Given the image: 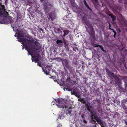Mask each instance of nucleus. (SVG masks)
<instances>
[{
  "label": "nucleus",
  "instance_id": "obj_1",
  "mask_svg": "<svg viewBox=\"0 0 127 127\" xmlns=\"http://www.w3.org/2000/svg\"><path fill=\"white\" fill-rule=\"evenodd\" d=\"M27 37L29 38V39L28 38H21L19 40L20 41H24V43L23 46L29 55H32V52L31 50L33 51L38 50L39 48L40 43L38 42L36 38H32L30 35H29Z\"/></svg>",
  "mask_w": 127,
  "mask_h": 127
},
{
  "label": "nucleus",
  "instance_id": "obj_2",
  "mask_svg": "<svg viewBox=\"0 0 127 127\" xmlns=\"http://www.w3.org/2000/svg\"><path fill=\"white\" fill-rule=\"evenodd\" d=\"M109 76H112V77L111 78L110 80V83L115 86H117L120 88H121V84L122 83L121 79L117 76L114 75V73H112L110 72Z\"/></svg>",
  "mask_w": 127,
  "mask_h": 127
},
{
  "label": "nucleus",
  "instance_id": "obj_3",
  "mask_svg": "<svg viewBox=\"0 0 127 127\" xmlns=\"http://www.w3.org/2000/svg\"><path fill=\"white\" fill-rule=\"evenodd\" d=\"M83 22L85 23L88 27V28L86 27L87 32L90 34V37L91 36L92 39L94 38L95 37V33L94 29L92 25L89 23L88 20L85 18V16L82 18Z\"/></svg>",
  "mask_w": 127,
  "mask_h": 127
},
{
  "label": "nucleus",
  "instance_id": "obj_4",
  "mask_svg": "<svg viewBox=\"0 0 127 127\" xmlns=\"http://www.w3.org/2000/svg\"><path fill=\"white\" fill-rule=\"evenodd\" d=\"M64 100L65 104L61 101L60 99H56V105L59 108H62L63 109H66L67 108L69 107L71 104L70 101L68 100L64 99Z\"/></svg>",
  "mask_w": 127,
  "mask_h": 127
},
{
  "label": "nucleus",
  "instance_id": "obj_5",
  "mask_svg": "<svg viewBox=\"0 0 127 127\" xmlns=\"http://www.w3.org/2000/svg\"><path fill=\"white\" fill-rule=\"evenodd\" d=\"M44 9L46 12H47L50 10L51 7V4L47 2L44 3Z\"/></svg>",
  "mask_w": 127,
  "mask_h": 127
},
{
  "label": "nucleus",
  "instance_id": "obj_6",
  "mask_svg": "<svg viewBox=\"0 0 127 127\" xmlns=\"http://www.w3.org/2000/svg\"><path fill=\"white\" fill-rule=\"evenodd\" d=\"M56 82H57L58 84H59L61 86H63L64 87V89H66V90H67L68 87V84H66V85H64V81H62V80H60H60H59V79L58 80H56Z\"/></svg>",
  "mask_w": 127,
  "mask_h": 127
},
{
  "label": "nucleus",
  "instance_id": "obj_7",
  "mask_svg": "<svg viewBox=\"0 0 127 127\" xmlns=\"http://www.w3.org/2000/svg\"><path fill=\"white\" fill-rule=\"evenodd\" d=\"M63 29L61 28H56V36H59L60 37H63L62 34L63 33Z\"/></svg>",
  "mask_w": 127,
  "mask_h": 127
},
{
  "label": "nucleus",
  "instance_id": "obj_8",
  "mask_svg": "<svg viewBox=\"0 0 127 127\" xmlns=\"http://www.w3.org/2000/svg\"><path fill=\"white\" fill-rule=\"evenodd\" d=\"M43 71L46 75H48L49 74L50 71V66H47L45 67V69L42 67Z\"/></svg>",
  "mask_w": 127,
  "mask_h": 127
},
{
  "label": "nucleus",
  "instance_id": "obj_9",
  "mask_svg": "<svg viewBox=\"0 0 127 127\" xmlns=\"http://www.w3.org/2000/svg\"><path fill=\"white\" fill-rule=\"evenodd\" d=\"M16 34L17 35V37L18 39V41L20 42H22V44L23 45V44H24V41H19V39L21 38H22L20 37H23L24 36V34L23 33H20V32L16 33Z\"/></svg>",
  "mask_w": 127,
  "mask_h": 127
},
{
  "label": "nucleus",
  "instance_id": "obj_10",
  "mask_svg": "<svg viewBox=\"0 0 127 127\" xmlns=\"http://www.w3.org/2000/svg\"><path fill=\"white\" fill-rule=\"evenodd\" d=\"M68 109H67L66 111V114L67 116L69 115L70 116H71L72 115V108L71 107H68Z\"/></svg>",
  "mask_w": 127,
  "mask_h": 127
},
{
  "label": "nucleus",
  "instance_id": "obj_11",
  "mask_svg": "<svg viewBox=\"0 0 127 127\" xmlns=\"http://www.w3.org/2000/svg\"><path fill=\"white\" fill-rule=\"evenodd\" d=\"M86 106L87 107V110L91 113H92L93 111L95 110L94 107L92 106L89 105L87 104H86L85 105V106Z\"/></svg>",
  "mask_w": 127,
  "mask_h": 127
},
{
  "label": "nucleus",
  "instance_id": "obj_12",
  "mask_svg": "<svg viewBox=\"0 0 127 127\" xmlns=\"http://www.w3.org/2000/svg\"><path fill=\"white\" fill-rule=\"evenodd\" d=\"M72 90L74 93V95L78 93H80L79 90L77 88L76 86H74L72 89Z\"/></svg>",
  "mask_w": 127,
  "mask_h": 127
},
{
  "label": "nucleus",
  "instance_id": "obj_13",
  "mask_svg": "<svg viewBox=\"0 0 127 127\" xmlns=\"http://www.w3.org/2000/svg\"><path fill=\"white\" fill-rule=\"evenodd\" d=\"M120 77V79L121 81L124 80V81L125 82V84L126 86L127 85V76H119Z\"/></svg>",
  "mask_w": 127,
  "mask_h": 127
},
{
  "label": "nucleus",
  "instance_id": "obj_14",
  "mask_svg": "<svg viewBox=\"0 0 127 127\" xmlns=\"http://www.w3.org/2000/svg\"><path fill=\"white\" fill-rule=\"evenodd\" d=\"M31 51L32 52V55H31L32 57V59L34 60H36L39 57V54H37V55H34V56H32V53L33 51V50H31Z\"/></svg>",
  "mask_w": 127,
  "mask_h": 127
},
{
  "label": "nucleus",
  "instance_id": "obj_15",
  "mask_svg": "<svg viewBox=\"0 0 127 127\" xmlns=\"http://www.w3.org/2000/svg\"><path fill=\"white\" fill-rule=\"evenodd\" d=\"M56 43L59 46L61 47L63 46V41L61 40H57Z\"/></svg>",
  "mask_w": 127,
  "mask_h": 127
},
{
  "label": "nucleus",
  "instance_id": "obj_16",
  "mask_svg": "<svg viewBox=\"0 0 127 127\" xmlns=\"http://www.w3.org/2000/svg\"><path fill=\"white\" fill-rule=\"evenodd\" d=\"M62 64L64 66L69 63L68 61L66 59H63L62 60Z\"/></svg>",
  "mask_w": 127,
  "mask_h": 127
},
{
  "label": "nucleus",
  "instance_id": "obj_17",
  "mask_svg": "<svg viewBox=\"0 0 127 127\" xmlns=\"http://www.w3.org/2000/svg\"><path fill=\"white\" fill-rule=\"evenodd\" d=\"M64 67H65V68H66L67 69H69L70 72H71L72 69L71 67V66L69 65V63L64 66Z\"/></svg>",
  "mask_w": 127,
  "mask_h": 127
},
{
  "label": "nucleus",
  "instance_id": "obj_18",
  "mask_svg": "<svg viewBox=\"0 0 127 127\" xmlns=\"http://www.w3.org/2000/svg\"><path fill=\"white\" fill-rule=\"evenodd\" d=\"M108 15L110 16L112 18V20L113 21H114L116 19V17L115 16L112 14H108Z\"/></svg>",
  "mask_w": 127,
  "mask_h": 127
},
{
  "label": "nucleus",
  "instance_id": "obj_19",
  "mask_svg": "<svg viewBox=\"0 0 127 127\" xmlns=\"http://www.w3.org/2000/svg\"><path fill=\"white\" fill-rule=\"evenodd\" d=\"M94 46L95 47H99L101 49V50L102 51H103V52H104L105 53H106V51L104 50V49L103 48V47L100 45H95V44Z\"/></svg>",
  "mask_w": 127,
  "mask_h": 127
},
{
  "label": "nucleus",
  "instance_id": "obj_20",
  "mask_svg": "<svg viewBox=\"0 0 127 127\" xmlns=\"http://www.w3.org/2000/svg\"><path fill=\"white\" fill-rule=\"evenodd\" d=\"M63 32L64 33L63 36L64 37L66 35L68 34L69 33V31L68 30H64Z\"/></svg>",
  "mask_w": 127,
  "mask_h": 127
},
{
  "label": "nucleus",
  "instance_id": "obj_21",
  "mask_svg": "<svg viewBox=\"0 0 127 127\" xmlns=\"http://www.w3.org/2000/svg\"><path fill=\"white\" fill-rule=\"evenodd\" d=\"M84 3L85 5L86 6V7H87L88 9L89 10H90L91 11H92V10L90 8L89 6L87 4V2L85 0H84Z\"/></svg>",
  "mask_w": 127,
  "mask_h": 127
},
{
  "label": "nucleus",
  "instance_id": "obj_22",
  "mask_svg": "<svg viewBox=\"0 0 127 127\" xmlns=\"http://www.w3.org/2000/svg\"><path fill=\"white\" fill-rule=\"evenodd\" d=\"M64 117V116L63 115H62L61 116H59L58 118V120H60V119H63Z\"/></svg>",
  "mask_w": 127,
  "mask_h": 127
},
{
  "label": "nucleus",
  "instance_id": "obj_23",
  "mask_svg": "<svg viewBox=\"0 0 127 127\" xmlns=\"http://www.w3.org/2000/svg\"><path fill=\"white\" fill-rule=\"evenodd\" d=\"M90 122L93 124H97L96 121L95 120H91L90 121Z\"/></svg>",
  "mask_w": 127,
  "mask_h": 127
},
{
  "label": "nucleus",
  "instance_id": "obj_24",
  "mask_svg": "<svg viewBox=\"0 0 127 127\" xmlns=\"http://www.w3.org/2000/svg\"><path fill=\"white\" fill-rule=\"evenodd\" d=\"M105 69L107 75L109 76L110 73V71L106 67L105 68Z\"/></svg>",
  "mask_w": 127,
  "mask_h": 127
},
{
  "label": "nucleus",
  "instance_id": "obj_25",
  "mask_svg": "<svg viewBox=\"0 0 127 127\" xmlns=\"http://www.w3.org/2000/svg\"><path fill=\"white\" fill-rule=\"evenodd\" d=\"M32 61L34 62L35 63H38L39 62V58H38L36 60H34L32 59Z\"/></svg>",
  "mask_w": 127,
  "mask_h": 127
},
{
  "label": "nucleus",
  "instance_id": "obj_26",
  "mask_svg": "<svg viewBox=\"0 0 127 127\" xmlns=\"http://www.w3.org/2000/svg\"><path fill=\"white\" fill-rule=\"evenodd\" d=\"M1 8H0L1 9V10H5V6L4 5H2L1 4Z\"/></svg>",
  "mask_w": 127,
  "mask_h": 127
},
{
  "label": "nucleus",
  "instance_id": "obj_27",
  "mask_svg": "<svg viewBox=\"0 0 127 127\" xmlns=\"http://www.w3.org/2000/svg\"><path fill=\"white\" fill-rule=\"evenodd\" d=\"M65 50L66 52L68 51L69 50V49L68 47V45H65Z\"/></svg>",
  "mask_w": 127,
  "mask_h": 127
},
{
  "label": "nucleus",
  "instance_id": "obj_28",
  "mask_svg": "<svg viewBox=\"0 0 127 127\" xmlns=\"http://www.w3.org/2000/svg\"><path fill=\"white\" fill-rule=\"evenodd\" d=\"M63 59H60V58H56V61L58 62H62Z\"/></svg>",
  "mask_w": 127,
  "mask_h": 127
},
{
  "label": "nucleus",
  "instance_id": "obj_29",
  "mask_svg": "<svg viewBox=\"0 0 127 127\" xmlns=\"http://www.w3.org/2000/svg\"><path fill=\"white\" fill-rule=\"evenodd\" d=\"M79 94H80V93H78L77 94H76L75 95L77 97H78V98H80V95Z\"/></svg>",
  "mask_w": 127,
  "mask_h": 127
},
{
  "label": "nucleus",
  "instance_id": "obj_30",
  "mask_svg": "<svg viewBox=\"0 0 127 127\" xmlns=\"http://www.w3.org/2000/svg\"><path fill=\"white\" fill-rule=\"evenodd\" d=\"M64 70L65 72V73L68 74V71L67 70V69L66 68H65V67H64Z\"/></svg>",
  "mask_w": 127,
  "mask_h": 127
},
{
  "label": "nucleus",
  "instance_id": "obj_31",
  "mask_svg": "<svg viewBox=\"0 0 127 127\" xmlns=\"http://www.w3.org/2000/svg\"><path fill=\"white\" fill-rule=\"evenodd\" d=\"M91 114H93L94 115H96V112L95 111V110L94 111H93L92 113H91Z\"/></svg>",
  "mask_w": 127,
  "mask_h": 127
},
{
  "label": "nucleus",
  "instance_id": "obj_32",
  "mask_svg": "<svg viewBox=\"0 0 127 127\" xmlns=\"http://www.w3.org/2000/svg\"><path fill=\"white\" fill-rule=\"evenodd\" d=\"M95 120H96L97 122H98V121H99L101 120L100 119L99 117L97 118H96V119Z\"/></svg>",
  "mask_w": 127,
  "mask_h": 127
},
{
  "label": "nucleus",
  "instance_id": "obj_33",
  "mask_svg": "<svg viewBox=\"0 0 127 127\" xmlns=\"http://www.w3.org/2000/svg\"><path fill=\"white\" fill-rule=\"evenodd\" d=\"M37 65L40 67H41L42 66V65L39 62L37 63Z\"/></svg>",
  "mask_w": 127,
  "mask_h": 127
},
{
  "label": "nucleus",
  "instance_id": "obj_34",
  "mask_svg": "<svg viewBox=\"0 0 127 127\" xmlns=\"http://www.w3.org/2000/svg\"><path fill=\"white\" fill-rule=\"evenodd\" d=\"M101 127H104V125L103 123V122H102L100 124H99Z\"/></svg>",
  "mask_w": 127,
  "mask_h": 127
},
{
  "label": "nucleus",
  "instance_id": "obj_35",
  "mask_svg": "<svg viewBox=\"0 0 127 127\" xmlns=\"http://www.w3.org/2000/svg\"><path fill=\"white\" fill-rule=\"evenodd\" d=\"M63 39V42L64 43V44H65V46L66 45H67L66 44V42L65 41H64V38H63V37H62Z\"/></svg>",
  "mask_w": 127,
  "mask_h": 127
},
{
  "label": "nucleus",
  "instance_id": "obj_36",
  "mask_svg": "<svg viewBox=\"0 0 127 127\" xmlns=\"http://www.w3.org/2000/svg\"><path fill=\"white\" fill-rule=\"evenodd\" d=\"M63 39V42L64 43V44H65V46L66 45H67L66 44V42L65 41H64V38H63V37H62Z\"/></svg>",
  "mask_w": 127,
  "mask_h": 127
},
{
  "label": "nucleus",
  "instance_id": "obj_37",
  "mask_svg": "<svg viewBox=\"0 0 127 127\" xmlns=\"http://www.w3.org/2000/svg\"><path fill=\"white\" fill-rule=\"evenodd\" d=\"M124 121L126 125L127 126V119L124 120Z\"/></svg>",
  "mask_w": 127,
  "mask_h": 127
},
{
  "label": "nucleus",
  "instance_id": "obj_38",
  "mask_svg": "<svg viewBox=\"0 0 127 127\" xmlns=\"http://www.w3.org/2000/svg\"><path fill=\"white\" fill-rule=\"evenodd\" d=\"M110 29L112 30L114 33H116V32L113 29Z\"/></svg>",
  "mask_w": 127,
  "mask_h": 127
},
{
  "label": "nucleus",
  "instance_id": "obj_39",
  "mask_svg": "<svg viewBox=\"0 0 127 127\" xmlns=\"http://www.w3.org/2000/svg\"><path fill=\"white\" fill-rule=\"evenodd\" d=\"M94 117L95 119V120L96 119V118H98V117H97V115H95Z\"/></svg>",
  "mask_w": 127,
  "mask_h": 127
},
{
  "label": "nucleus",
  "instance_id": "obj_40",
  "mask_svg": "<svg viewBox=\"0 0 127 127\" xmlns=\"http://www.w3.org/2000/svg\"><path fill=\"white\" fill-rule=\"evenodd\" d=\"M56 104V103L55 102H54L53 101H52V105H55V104Z\"/></svg>",
  "mask_w": 127,
  "mask_h": 127
},
{
  "label": "nucleus",
  "instance_id": "obj_41",
  "mask_svg": "<svg viewBox=\"0 0 127 127\" xmlns=\"http://www.w3.org/2000/svg\"><path fill=\"white\" fill-rule=\"evenodd\" d=\"M103 122L101 120V121H98V122H97V123L100 124L102 122Z\"/></svg>",
  "mask_w": 127,
  "mask_h": 127
},
{
  "label": "nucleus",
  "instance_id": "obj_42",
  "mask_svg": "<svg viewBox=\"0 0 127 127\" xmlns=\"http://www.w3.org/2000/svg\"><path fill=\"white\" fill-rule=\"evenodd\" d=\"M83 122L84 123H85V124H87V121L85 120L84 119L83 120Z\"/></svg>",
  "mask_w": 127,
  "mask_h": 127
},
{
  "label": "nucleus",
  "instance_id": "obj_43",
  "mask_svg": "<svg viewBox=\"0 0 127 127\" xmlns=\"http://www.w3.org/2000/svg\"><path fill=\"white\" fill-rule=\"evenodd\" d=\"M95 119L94 117H93V116H92L91 117V120H94V119Z\"/></svg>",
  "mask_w": 127,
  "mask_h": 127
},
{
  "label": "nucleus",
  "instance_id": "obj_44",
  "mask_svg": "<svg viewBox=\"0 0 127 127\" xmlns=\"http://www.w3.org/2000/svg\"><path fill=\"white\" fill-rule=\"evenodd\" d=\"M117 31L118 32H121V31H120V29L119 28H118V30H117Z\"/></svg>",
  "mask_w": 127,
  "mask_h": 127
},
{
  "label": "nucleus",
  "instance_id": "obj_45",
  "mask_svg": "<svg viewBox=\"0 0 127 127\" xmlns=\"http://www.w3.org/2000/svg\"><path fill=\"white\" fill-rule=\"evenodd\" d=\"M86 103V102L84 100L82 102V103H83V104H85Z\"/></svg>",
  "mask_w": 127,
  "mask_h": 127
},
{
  "label": "nucleus",
  "instance_id": "obj_46",
  "mask_svg": "<svg viewBox=\"0 0 127 127\" xmlns=\"http://www.w3.org/2000/svg\"><path fill=\"white\" fill-rule=\"evenodd\" d=\"M73 83L74 84H77V83H76V81H73Z\"/></svg>",
  "mask_w": 127,
  "mask_h": 127
},
{
  "label": "nucleus",
  "instance_id": "obj_47",
  "mask_svg": "<svg viewBox=\"0 0 127 127\" xmlns=\"http://www.w3.org/2000/svg\"><path fill=\"white\" fill-rule=\"evenodd\" d=\"M81 117H82V118H83V119H84L85 117H84V115H81Z\"/></svg>",
  "mask_w": 127,
  "mask_h": 127
},
{
  "label": "nucleus",
  "instance_id": "obj_48",
  "mask_svg": "<svg viewBox=\"0 0 127 127\" xmlns=\"http://www.w3.org/2000/svg\"><path fill=\"white\" fill-rule=\"evenodd\" d=\"M116 34H117V33H114V35H113V37H114V38H115V37H116L115 36H116Z\"/></svg>",
  "mask_w": 127,
  "mask_h": 127
},
{
  "label": "nucleus",
  "instance_id": "obj_49",
  "mask_svg": "<svg viewBox=\"0 0 127 127\" xmlns=\"http://www.w3.org/2000/svg\"><path fill=\"white\" fill-rule=\"evenodd\" d=\"M68 36H69V38H70V39H71V34H69L68 35Z\"/></svg>",
  "mask_w": 127,
  "mask_h": 127
},
{
  "label": "nucleus",
  "instance_id": "obj_50",
  "mask_svg": "<svg viewBox=\"0 0 127 127\" xmlns=\"http://www.w3.org/2000/svg\"><path fill=\"white\" fill-rule=\"evenodd\" d=\"M71 94H72V95H74V93L73 91L72 92L71 91Z\"/></svg>",
  "mask_w": 127,
  "mask_h": 127
},
{
  "label": "nucleus",
  "instance_id": "obj_51",
  "mask_svg": "<svg viewBox=\"0 0 127 127\" xmlns=\"http://www.w3.org/2000/svg\"><path fill=\"white\" fill-rule=\"evenodd\" d=\"M19 16L18 15L17 16V18L16 21L18 20L19 19Z\"/></svg>",
  "mask_w": 127,
  "mask_h": 127
},
{
  "label": "nucleus",
  "instance_id": "obj_52",
  "mask_svg": "<svg viewBox=\"0 0 127 127\" xmlns=\"http://www.w3.org/2000/svg\"><path fill=\"white\" fill-rule=\"evenodd\" d=\"M78 100L80 101V102H82V100H81V99H78Z\"/></svg>",
  "mask_w": 127,
  "mask_h": 127
},
{
  "label": "nucleus",
  "instance_id": "obj_53",
  "mask_svg": "<svg viewBox=\"0 0 127 127\" xmlns=\"http://www.w3.org/2000/svg\"><path fill=\"white\" fill-rule=\"evenodd\" d=\"M67 90L69 91H72V90L69 89H68V88Z\"/></svg>",
  "mask_w": 127,
  "mask_h": 127
},
{
  "label": "nucleus",
  "instance_id": "obj_54",
  "mask_svg": "<svg viewBox=\"0 0 127 127\" xmlns=\"http://www.w3.org/2000/svg\"><path fill=\"white\" fill-rule=\"evenodd\" d=\"M109 29H111L110 28V27H111V25H110V23H109Z\"/></svg>",
  "mask_w": 127,
  "mask_h": 127
},
{
  "label": "nucleus",
  "instance_id": "obj_55",
  "mask_svg": "<svg viewBox=\"0 0 127 127\" xmlns=\"http://www.w3.org/2000/svg\"><path fill=\"white\" fill-rule=\"evenodd\" d=\"M95 125H94L93 126V127H96V124H95Z\"/></svg>",
  "mask_w": 127,
  "mask_h": 127
},
{
  "label": "nucleus",
  "instance_id": "obj_56",
  "mask_svg": "<svg viewBox=\"0 0 127 127\" xmlns=\"http://www.w3.org/2000/svg\"><path fill=\"white\" fill-rule=\"evenodd\" d=\"M16 34H15V35H14V36H15V37H17V36L16 35Z\"/></svg>",
  "mask_w": 127,
  "mask_h": 127
},
{
  "label": "nucleus",
  "instance_id": "obj_57",
  "mask_svg": "<svg viewBox=\"0 0 127 127\" xmlns=\"http://www.w3.org/2000/svg\"><path fill=\"white\" fill-rule=\"evenodd\" d=\"M81 100H82V102L84 100L83 99H82Z\"/></svg>",
  "mask_w": 127,
  "mask_h": 127
},
{
  "label": "nucleus",
  "instance_id": "obj_58",
  "mask_svg": "<svg viewBox=\"0 0 127 127\" xmlns=\"http://www.w3.org/2000/svg\"><path fill=\"white\" fill-rule=\"evenodd\" d=\"M95 0L96 2H97V0Z\"/></svg>",
  "mask_w": 127,
  "mask_h": 127
},
{
  "label": "nucleus",
  "instance_id": "obj_59",
  "mask_svg": "<svg viewBox=\"0 0 127 127\" xmlns=\"http://www.w3.org/2000/svg\"><path fill=\"white\" fill-rule=\"evenodd\" d=\"M124 50H125L126 52L127 51V49H124Z\"/></svg>",
  "mask_w": 127,
  "mask_h": 127
},
{
  "label": "nucleus",
  "instance_id": "obj_60",
  "mask_svg": "<svg viewBox=\"0 0 127 127\" xmlns=\"http://www.w3.org/2000/svg\"><path fill=\"white\" fill-rule=\"evenodd\" d=\"M93 104H95V102H94V101H93Z\"/></svg>",
  "mask_w": 127,
  "mask_h": 127
},
{
  "label": "nucleus",
  "instance_id": "obj_61",
  "mask_svg": "<svg viewBox=\"0 0 127 127\" xmlns=\"http://www.w3.org/2000/svg\"><path fill=\"white\" fill-rule=\"evenodd\" d=\"M61 125H59V127H61Z\"/></svg>",
  "mask_w": 127,
  "mask_h": 127
},
{
  "label": "nucleus",
  "instance_id": "obj_62",
  "mask_svg": "<svg viewBox=\"0 0 127 127\" xmlns=\"http://www.w3.org/2000/svg\"><path fill=\"white\" fill-rule=\"evenodd\" d=\"M40 30H41V31H43V30L42 29H41Z\"/></svg>",
  "mask_w": 127,
  "mask_h": 127
},
{
  "label": "nucleus",
  "instance_id": "obj_63",
  "mask_svg": "<svg viewBox=\"0 0 127 127\" xmlns=\"http://www.w3.org/2000/svg\"><path fill=\"white\" fill-rule=\"evenodd\" d=\"M43 0H40V1L41 2L43 1Z\"/></svg>",
  "mask_w": 127,
  "mask_h": 127
},
{
  "label": "nucleus",
  "instance_id": "obj_64",
  "mask_svg": "<svg viewBox=\"0 0 127 127\" xmlns=\"http://www.w3.org/2000/svg\"><path fill=\"white\" fill-rule=\"evenodd\" d=\"M126 101L127 102V98L126 99Z\"/></svg>",
  "mask_w": 127,
  "mask_h": 127
}]
</instances>
